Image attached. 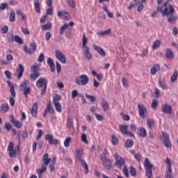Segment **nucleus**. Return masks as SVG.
<instances>
[{
    "label": "nucleus",
    "mask_w": 178,
    "mask_h": 178,
    "mask_svg": "<svg viewBox=\"0 0 178 178\" xmlns=\"http://www.w3.org/2000/svg\"><path fill=\"white\" fill-rule=\"evenodd\" d=\"M175 7L168 1L164 2L162 6L157 8V12H160L163 17L172 16V15H175Z\"/></svg>",
    "instance_id": "nucleus-1"
},
{
    "label": "nucleus",
    "mask_w": 178,
    "mask_h": 178,
    "mask_svg": "<svg viewBox=\"0 0 178 178\" xmlns=\"http://www.w3.org/2000/svg\"><path fill=\"white\" fill-rule=\"evenodd\" d=\"M88 43V39L86 37V34L83 35L82 38V48L83 49V56L85 59L91 60L92 59V54L90 52V47L87 45Z\"/></svg>",
    "instance_id": "nucleus-2"
},
{
    "label": "nucleus",
    "mask_w": 178,
    "mask_h": 178,
    "mask_svg": "<svg viewBox=\"0 0 178 178\" xmlns=\"http://www.w3.org/2000/svg\"><path fill=\"white\" fill-rule=\"evenodd\" d=\"M48 156H49L47 153L44 154L42 156L43 164L42 165L41 169L38 171L39 178H41L42 173L47 171V166H48L49 162H51V159L48 158Z\"/></svg>",
    "instance_id": "nucleus-3"
},
{
    "label": "nucleus",
    "mask_w": 178,
    "mask_h": 178,
    "mask_svg": "<svg viewBox=\"0 0 178 178\" xmlns=\"http://www.w3.org/2000/svg\"><path fill=\"white\" fill-rule=\"evenodd\" d=\"M89 81L90 79L86 74H81L75 79V82L78 86H87Z\"/></svg>",
    "instance_id": "nucleus-4"
},
{
    "label": "nucleus",
    "mask_w": 178,
    "mask_h": 178,
    "mask_svg": "<svg viewBox=\"0 0 178 178\" xmlns=\"http://www.w3.org/2000/svg\"><path fill=\"white\" fill-rule=\"evenodd\" d=\"M159 138L161 141L163 143L164 147H165V148L172 147V143H170V141L169 140V134L165 132H161Z\"/></svg>",
    "instance_id": "nucleus-5"
},
{
    "label": "nucleus",
    "mask_w": 178,
    "mask_h": 178,
    "mask_svg": "<svg viewBox=\"0 0 178 178\" xmlns=\"http://www.w3.org/2000/svg\"><path fill=\"white\" fill-rule=\"evenodd\" d=\"M13 142H10L8 146L7 151H8V155L10 158H14V156H16L17 152H19L20 149V146H17V149H13Z\"/></svg>",
    "instance_id": "nucleus-6"
},
{
    "label": "nucleus",
    "mask_w": 178,
    "mask_h": 178,
    "mask_svg": "<svg viewBox=\"0 0 178 178\" xmlns=\"http://www.w3.org/2000/svg\"><path fill=\"white\" fill-rule=\"evenodd\" d=\"M144 166L146 169L145 176L148 178H151L152 176V164L149 163V160L148 159H145Z\"/></svg>",
    "instance_id": "nucleus-7"
},
{
    "label": "nucleus",
    "mask_w": 178,
    "mask_h": 178,
    "mask_svg": "<svg viewBox=\"0 0 178 178\" xmlns=\"http://www.w3.org/2000/svg\"><path fill=\"white\" fill-rule=\"evenodd\" d=\"M138 115L142 119H145V114L147 113V107L143 104H138Z\"/></svg>",
    "instance_id": "nucleus-8"
},
{
    "label": "nucleus",
    "mask_w": 178,
    "mask_h": 178,
    "mask_svg": "<svg viewBox=\"0 0 178 178\" xmlns=\"http://www.w3.org/2000/svg\"><path fill=\"white\" fill-rule=\"evenodd\" d=\"M55 56L60 63H66V56L60 50L55 51Z\"/></svg>",
    "instance_id": "nucleus-9"
},
{
    "label": "nucleus",
    "mask_w": 178,
    "mask_h": 178,
    "mask_svg": "<svg viewBox=\"0 0 178 178\" xmlns=\"http://www.w3.org/2000/svg\"><path fill=\"white\" fill-rule=\"evenodd\" d=\"M165 163L167 165L165 177L173 178V175H172V166L170 165V159H169V158L166 159Z\"/></svg>",
    "instance_id": "nucleus-10"
},
{
    "label": "nucleus",
    "mask_w": 178,
    "mask_h": 178,
    "mask_svg": "<svg viewBox=\"0 0 178 178\" xmlns=\"http://www.w3.org/2000/svg\"><path fill=\"white\" fill-rule=\"evenodd\" d=\"M100 159L103 162V165L106 169H111L112 166L111 165V160L109 159L106 158L105 156H102V154L100 155Z\"/></svg>",
    "instance_id": "nucleus-11"
},
{
    "label": "nucleus",
    "mask_w": 178,
    "mask_h": 178,
    "mask_svg": "<svg viewBox=\"0 0 178 178\" xmlns=\"http://www.w3.org/2000/svg\"><path fill=\"white\" fill-rule=\"evenodd\" d=\"M114 156L115 158V163L118 168H121L122 167L123 168V166H125L124 163H126V162L124 161V159L118 154H115Z\"/></svg>",
    "instance_id": "nucleus-12"
},
{
    "label": "nucleus",
    "mask_w": 178,
    "mask_h": 178,
    "mask_svg": "<svg viewBox=\"0 0 178 178\" xmlns=\"http://www.w3.org/2000/svg\"><path fill=\"white\" fill-rule=\"evenodd\" d=\"M45 140L49 141L50 145H58L59 141L57 139H54V136L52 134H47L45 136Z\"/></svg>",
    "instance_id": "nucleus-13"
},
{
    "label": "nucleus",
    "mask_w": 178,
    "mask_h": 178,
    "mask_svg": "<svg viewBox=\"0 0 178 178\" xmlns=\"http://www.w3.org/2000/svg\"><path fill=\"white\" fill-rule=\"evenodd\" d=\"M8 40L9 42H13V41H15V42H17V44H23V39L20 38L19 35H11L10 36L8 37Z\"/></svg>",
    "instance_id": "nucleus-14"
},
{
    "label": "nucleus",
    "mask_w": 178,
    "mask_h": 178,
    "mask_svg": "<svg viewBox=\"0 0 178 178\" xmlns=\"http://www.w3.org/2000/svg\"><path fill=\"white\" fill-rule=\"evenodd\" d=\"M37 49V45L35 43H31V48L27 47V46H24V51L26 54H29V55H33L34 52H35V49Z\"/></svg>",
    "instance_id": "nucleus-15"
},
{
    "label": "nucleus",
    "mask_w": 178,
    "mask_h": 178,
    "mask_svg": "<svg viewBox=\"0 0 178 178\" xmlns=\"http://www.w3.org/2000/svg\"><path fill=\"white\" fill-rule=\"evenodd\" d=\"M47 84H48V81L47 80V79L41 77L37 81L36 87H38V88L47 87Z\"/></svg>",
    "instance_id": "nucleus-16"
},
{
    "label": "nucleus",
    "mask_w": 178,
    "mask_h": 178,
    "mask_svg": "<svg viewBox=\"0 0 178 178\" xmlns=\"http://www.w3.org/2000/svg\"><path fill=\"white\" fill-rule=\"evenodd\" d=\"M119 129H120L121 133H122V134H127V136H129L130 137L134 136L133 133H131L130 131H127V129H129V126H127V125H120Z\"/></svg>",
    "instance_id": "nucleus-17"
},
{
    "label": "nucleus",
    "mask_w": 178,
    "mask_h": 178,
    "mask_svg": "<svg viewBox=\"0 0 178 178\" xmlns=\"http://www.w3.org/2000/svg\"><path fill=\"white\" fill-rule=\"evenodd\" d=\"M57 16L61 19H65V20H70V15L65 10L57 12Z\"/></svg>",
    "instance_id": "nucleus-18"
},
{
    "label": "nucleus",
    "mask_w": 178,
    "mask_h": 178,
    "mask_svg": "<svg viewBox=\"0 0 178 178\" xmlns=\"http://www.w3.org/2000/svg\"><path fill=\"white\" fill-rule=\"evenodd\" d=\"M92 47L95 49V51H97V52H98V54H99V55H101V56H103V57L106 56V52H105V50H104V49H102V47H101L97 44H93Z\"/></svg>",
    "instance_id": "nucleus-19"
},
{
    "label": "nucleus",
    "mask_w": 178,
    "mask_h": 178,
    "mask_svg": "<svg viewBox=\"0 0 178 178\" xmlns=\"http://www.w3.org/2000/svg\"><path fill=\"white\" fill-rule=\"evenodd\" d=\"M161 111L163 113L170 115V113H172V106L168 104H163L161 107Z\"/></svg>",
    "instance_id": "nucleus-20"
},
{
    "label": "nucleus",
    "mask_w": 178,
    "mask_h": 178,
    "mask_svg": "<svg viewBox=\"0 0 178 178\" xmlns=\"http://www.w3.org/2000/svg\"><path fill=\"white\" fill-rule=\"evenodd\" d=\"M23 73H24V67L22 64H19V67L17 68L16 72L17 77L18 79L22 78Z\"/></svg>",
    "instance_id": "nucleus-21"
},
{
    "label": "nucleus",
    "mask_w": 178,
    "mask_h": 178,
    "mask_svg": "<svg viewBox=\"0 0 178 178\" xmlns=\"http://www.w3.org/2000/svg\"><path fill=\"white\" fill-rule=\"evenodd\" d=\"M10 122L17 129H20L23 126V124L20 121L15 120L13 115L10 116Z\"/></svg>",
    "instance_id": "nucleus-22"
},
{
    "label": "nucleus",
    "mask_w": 178,
    "mask_h": 178,
    "mask_svg": "<svg viewBox=\"0 0 178 178\" xmlns=\"http://www.w3.org/2000/svg\"><path fill=\"white\" fill-rule=\"evenodd\" d=\"M9 111V104L8 103L2 104L0 106V113H6Z\"/></svg>",
    "instance_id": "nucleus-23"
},
{
    "label": "nucleus",
    "mask_w": 178,
    "mask_h": 178,
    "mask_svg": "<svg viewBox=\"0 0 178 178\" xmlns=\"http://www.w3.org/2000/svg\"><path fill=\"white\" fill-rule=\"evenodd\" d=\"M138 134L140 137H143L144 138L147 137V130H145L144 127H140L138 130Z\"/></svg>",
    "instance_id": "nucleus-24"
},
{
    "label": "nucleus",
    "mask_w": 178,
    "mask_h": 178,
    "mask_svg": "<svg viewBox=\"0 0 178 178\" xmlns=\"http://www.w3.org/2000/svg\"><path fill=\"white\" fill-rule=\"evenodd\" d=\"M158 83H159V87H161V88H162V90H168V88H169V87L166 85V81L165 80H161V79H159L158 80Z\"/></svg>",
    "instance_id": "nucleus-25"
},
{
    "label": "nucleus",
    "mask_w": 178,
    "mask_h": 178,
    "mask_svg": "<svg viewBox=\"0 0 178 178\" xmlns=\"http://www.w3.org/2000/svg\"><path fill=\"white\" fill-rule=\"evenodd\" d=\"M160 69L161 67L158 64H155L150 70L151 74H152L153 76L156 74V72H159Z\"/></svg>",
    "instance_id": "nucleus-26"
},
{
    "label": "nucleus",
    "mask_w": 178,
    "mask_h": 178,
    "mask_svg": "<svg viewBox=\"0 0 178 178\" xmlns=\"http://www.w3.org/2000/svg\"><path fill=\"white\" fill-rule=\"evenodd\" d=\"M38 109V104L35 103L33 104L32 106V110H31V115L32 116H34L35 118H37V110Z\"/></svg>",
    "instance_id": "nucleus-27"
},
{
    "label": "nucleus",
    "mask_w": 178,
    "mask_h": 178,
    "mask_svg": "<svg viewBox=\"0 0 178 178\" xmlns=\"http://www.w3.org/2000/svg\"><path fill=\"white\" fill-rule=\"evenodd\" d=\"M82 156H83V149L76 150V159L77 161H80L81 162H82V161H84V160L81 159Z\"/></svg>",
    "instance_id": "nucleus-28"
},
{
    "label": "nucleus",
    "mask_w": 178,
    "mask_h": 178,
    "mask_svg": "<svg viewBox=\"0 0 178 178\" xmlns=\"http://www.w3.org/2000/svg\"><path fill=\"white\" fill-rule=\"evenodd\" d=\"M173 57L174 55L173 51H172V49H167L165 52V58H167V59H173Z\"/></svg>",
    "instance_id": "nucleus-29"
},
{
    "label": "nucleus",
    "mask_w": 178,
    "mask_h": 178,
    "mask_svg": "<svg viewBox=\"0 0 178 178\" xmlns=\"http://www.w3.org/2000/svg\"><path fill=\"white\" fill-rule=\"evenodd\" d=\"M67 127L69 130L73 129V119L70 117H67Z\"/></svg>",
    "instance_id": "nucleus-30"
},
{
    "label": "nucleus",
    "mask_w": 178,
    "mask_h": 178,
    "mask_svg": "<svg viewBox=\"0 0 178 178\" xmlns=\"http://www.w3.org/2000/svg\"><path fill=\"white\" fill-rule=\"evenodd\" d=\"M147 124L149 129H150V130H152L154 129V127L155 126V121H154V120L152 119H148L147 120Z\"/></svg>",
    "instance_id": "nucleus-31"
},
{
    "label": "nucleus",
    "mask_w": 178,
    "mask_h": 178,
    "mask_svg": "<svg viewBox=\"0 0 178 178\" xmlns=\"http://www.w3.org/2000/svg\"><path fill=\"white\" fill-rule=\"evenodd\" d=\"M34 6L36 13H40L41 12L40 8V1L38 0H34Z\"/></svg>",
    "instance_id": "nucleus-32"
},
{
    "label": "nucleus",
    "mask_w": 178,
    "mask_h": 178,
    "mask_svg": "<svg viewBox=\"0 0 178 178\" xmlns=\"http://www.w3.org/2000/svg\"><path fill=\"white\" fill-rule=\"evenodd\" d=\"M97 35H109L111 34V29H106V31H101L97 33Z\"/></svg>",
    "instance_id": "nucleus-33"
},
{
    "label": "nucleus",
    "mask_w": 178,
    "mask_h": 178,
    "mask_svg": "<svg viewBox=\"0 0 178 178\" xmlns=\"http://www.w3.org/2000/svg\"><path fill=\"white\" fill-rule=\"evenodd\" d=\"M38 77H40V73L33 72L30 74V80H32V81H35Z\"/></svg>",
    "instance_id": "nucleus-34"
},
{
    "label": "nucleus",
    "mask_w": 178,
    "mask_h": 178,
    "mask_svg": "<svg viewBox=\"0 0 178 178\" xmlns=\"http://www.w3.org/2000/svg\"><path fill=\"white\" fill-rule=\"evenodd\" d=\"M161 40H156L154 42L153 45H152L153 49H158V48H159V47H161Z\"/></svg>",
    "instance_id": "nucleus-35"
},
{
    "label": "nucleus",
    "mask_w": 178,
    "mask_h": 178,
    "mask_svg": "<svg viewBox=\"0 0 178 178\" xmlns=\"http://www.w3.org/2000/svg\"><path fill=\"white\" fill-rule=\"evenodd\" d=\"M67 27H69V25L67 24H64L60 27L59 31L60 35H63V33H65V31L66 30V29H67Z\"/></svg>",
    "instance_id": "nucleus-36"
},
{
    "label": "nucleus",
    "mask_w": 178,
    "mask_h": 178,
    "mask_svg": "<svg viewBox=\"0 0 178 178\" xmlns=\"http://www.w3.org/2000/svg\"><path fill=\"white\" fill-rule=\"evenodd\" d=\"M46 109L47 110V112H49L51 115L54 114V108H52V103L51 102L47 103V107Z\"/></svg>",
    "instance_id": "nucleus-37"
},
{
    "label": "nucleus",
    "mask_w": 178,
    "mask_h": 178,
    "mask_svg": "<svg viewBox=\"0 0 178 178\" xmlns=\"http://www.w3.org/2000/svg\"><path fill=\"white\" fill-rule=\"evenodd\" d=\"M56 110L57 111V112H62V106L60 105V103L59 102H54L53 103Z\"/></svg>",
    "instance_id": "nucleus-38"
},
{
    "label": "nucleus",
    "mask_w": 178,
    "mask_h": 178,
    "mask_svg": "<svg viewBox=\"0 0 178 178\" xmlns=\"http://www.w3.org/2000/svg\"><path fill=\"white\" fill-rule=\"evenodd\" d=\"M42 29L43 31H47L52 29V24L51 22H48L47 24L42 26Z\"/></svg>",
    "instance_id": "nucleus-39"
},
{
    "label": "nucleus",
    "mask_w": 178,
    "mask_h": 178,
    "mask_svg": "<svg viewBox=\"0 0 178 178\" xmlns=\"http://www.w3.org/2000/svg\"><path fill=\"white\" fill-rule=\"evenodd\" d=\"M81 165L84 169V170H83L84 173H86V175H87V173H88V165H87V163H86L85 161H82Z\"/></svg>",
    "instance_id": "nucleus-40"
},
{
    "label": "nucleus",
    "mask_w": 178,
    "mask_h": 178,
    "mask_svg": "<svg viewBox=\"0 0 178 178\" xmlns=\"http://www.w3.org/2000/svg\"><path fill=\"white\" fill-rule=\"evenodd\" d=\"M166 17H168V22L169 23H173V22H176L177 20V17H175L172 15H168Z\"/></svg>",
    "instance_id": "nucleus-41"
},
{
    "label": "nucleus",
    "mask_w": 178,
    "mask_h": 178,
    "mask_svg": "<svg viewBox=\"0 0 178 178\" xmlns=\"http://www.w3.org/2000/svg\"><path fill=\"white\" fill-rule=\"evenodd\" d=\"M134 145V142H133V140H127L125 143V147L126 148H131V146Z\"/></svg>",
    "instance_id": "nucleus-42"
},
{
    "label": "nucleus",
    "mask_w": 178,
    "mask_h": 178,
    "mask_svg": "<svg viewBox=\"0 0 178 178\" xmlns=\"http://www.w3.org/2000/svg\"><path fill=\"white\" fill-rule=\"evenodd\" d=\"M102 108L105 112L109 109V103L106 101H104L102 103Z\"/></svg>",
    "instance_id": "nucleus-43"
},
{
    "label": "nucleus",
    "mask_w": 178,
    "mask_h": 178,
    "mask_svg": "<svg viewBox=\"0 0 178 178\" xmlns=\"http://www.w3.org/2000/svg\"><path fill=\"white\" fill-rule=\"evenodd\" d=\"M31 70L33 73H40L38 72L40 71V66L38 65H35L32 66Z\"/></svg>",
    "instance_id": "nucleus-44"
},
{
    "label": "nucleus",
    "mask_w": 178,
    "mask_h": 178,
    "mask_svg": "<svg viewBox=\"0 0 178 178\" xmlns=\"http://www.w3.org/2000/svg\"><path fill=\"white\" fill-rule=\"evenodd\" d=\"M177 71H175L173 75L171 76V83H176V80H177Z\"/></svg>",
    "instance_id": "nucleus-45"
},
{
    "label": "nucleus",
    "mask_w": 178,
    "mask_h": 178,
    "mask_svg": "<svg viewBox=\"0 0 178 178\" xmlns=\"http://www.w3.org/2000/svg\"><path fill=\"white\" fill-rule=\"evenodd\" d=\"M29 83L28 80H24V82L21 84L20 86V90L21 91H23L24 90H25L27 87V83Z\"/></svg>",
    "instance_id": "nucleus-46"
},
{
    "label": "nucleus",
    "mask_w": 178,
    "mask_h": 178,
    "mask_svg": "<svg viewBox=\"0 0 178 178\" xmlns=\"http://www.w3.org/2000/svg\"><path fill=\"white\" fill-rule=\"evenodd\" d=\"M81 140L85 144H88V140H87V135H86V134H82L81 136Z\"/></svg>",
    "instance_id": "nucleus-47"
},
{
    "label": "nucleus",
    "mask_w": 178,
    "mask_h": 178,
    "mask_svg": "<svg viewBox=\"0 0 178 178\" xmlns=\"http://www.w3.org/2000/svg\"><path fill=\"white\" fill-rule=\"evenodd\" d=\"M72 139L70 138V137H67L65 138V141H64V145L66 148H68L70 144V140Z\"/></svg>",
    "instance_id": "nucleus-48"
},
{
    "label": "nucleus",
    "mask_w": 178,
    "mask_h": 178,
    "mask_svg": "<svg viewBox=\"0 0 178 178\" xmlns=\"http://www.w3.org/2000/svg\"><path fill=\"white\" fill-rule=\"evenodd\" d=\"M60 99H62V96L56 95L53 99V104H55V102H59L58 101H60Z\"/></svg>",
    "instance_id": "nucleus-49"
},
{
    "label": "nucleus",
    "mask_w": 178,
    "mask_h": 178,
    "mask_svg": "<svg viewBox=\"0 0 178 178\" xmlns=\"http://www.w3.org/2000/svg\"><path fill=\"white\" fill-rule=\"evenodd\" d=\"M130 175L134 177H136V176L137 175V172L136 171V168H134V167H131L130 168Z\"/></svg>",
    "instance_id": "nucleus-50"
},
{
    "label": "nucleus",
    "mask_w": 178,
    "mask_h": 178,
    "mask_svg": "<svg viewBox=\"0 0 178 178\" xmlns=\"http://www.w3.org/2000/svg\"><path fill=\"white\" fill-rule=\"evenodd\" d=\"M67 5L71 8H76V3L74 0H67Z\"/></svg>",
    "instance_id": "nucleus-51"
},
{
    "label": "nucleus",
    "mask_w": 178,
    "mask_h": 178,
    "mask_svg": "<svg viewBox=\"0 0 178 178\" xmlns=\"http://www.w3.org/2000/svg\"><path fill=\"white\" fill-rule=\"evenodd\" d=\"M122 85L124 87L127 88L129 87V80L126 78H123L122 81Z\"/></svg>",
    "instance_id": "nucleus-52"
},
{
    "label": "nucleus",
    "mask_w": 178,
    "mask_h": 178,
    "mask_svg": "<svg viewBox=\"0 0 178 178\" xmlns=\"http://www.w3.org/2000/svg\"><path fill=\"white\" fill-rule=\"evenodd\" d=\"M122 172L124 173V176H126V177H129V170H127L126 165L122 167Z\"/></svg>",
    "instance_id": "nucleus-53"
},
{
    "label": "nucleus",
    "mask_w": 178,
    "mask_h": 178,
    "mask_svg": "<svg viewBox=\"0 0 178 178\" xmlns=\"http://www.w3.org/2000/svg\"><path fill=\"white\" fill-rule=\"evenodd\" d=\"M4 127L7 130V131H10V130H12V124H10V123L9 122H6L4 124Z\"/></svg>",
    "instance_id": "nucleus-54"
},
{
    "label": "nucleus",
    "mask_w": 178,
    "mask_h": 178,
    "mask_svg": "<svg viewBox=\"0 0 178 178\" xmlns=\"http://www.w3.org/2000/svg\"><path fill=\"white\" fill-rule=\"evenodd\" d=\"M86 97L90 100V102H95V97L91 95L86 94Z\"/></svg>",
    "instance_id": "nucleus-55"
},
{
    "label": "nucleus",
    "mask_w": 178,
    "mask_h": 178,
    "mask_svg": "<svg viewBox=\"0 0 178 178\" xmlns=\"http://www.w3.org/2000/svg\"><path fill=\"white\" fill-rule=\"evenodd\" d=\"M8 5V3H2L0 4V10H5V9H7Z\"/></svg>",
    "instance_id": "nucleus-56"
},
{
    "label": "nucleus",
    "mask_w": 178,
    "mask_h": 178,
    "mask_svg": "<svg viewBox=\"0 0 178 178\" xmlns=\"http://www.w3.org/2000/svg\"><path fill=\"white\" fill-rule=\"evenodd\" d=\"M15 19V12L12 11L10 14L9 20L10 22H14Z\"/></svg>",
    "instance_id": "nucleus-57"
},
{
    "label": "nucleus",
    "mask_w": 178,
    "mask_h": 178,
    "mask_svg": "<svg viewBox=\"0 0 178 178\" xmlns=\"http://www.w3.org/2000/svg\"><path fill=\"white\" fill-rule=\"evenodd\" d=\"M156 106H158V100L154 99L152 103V108L156 109Z\"/></svg>",
    "instance_id": "nucleus-58"
},
{
    "label": "nucleus",
    "mask_w": 178,
    "mask_h": 178,
    "mask_svg": "<svg viewBox=\"0 0 178 178\" xmlns=\"http://www.w3.org/2000/svg\"><path fill=\"white\" fill-rule=\"evenodd\" d=\"M38 136L36 137V141H38V140H40L41 138V137L42 136V130L39 129L38 130Z\"/></svg>",
    "instance_id": "nucleus-59"
},
{
    "label": "nucleus",
    "mask_w": 178,
    "mask_h": 178,
    "mask_svg": "<svg viewBox=\"0 0 178 178\" xmlns=\"http://www.w3.org/2000/svg\"><path fill=\"white\" fill-rule=\"evenodd\" d=\"M95 116L97 120H99V121L104 120V115H101L99 114L95 113Z\"/></svg>",
    "instance_id": "nucleus-60"
},
{
    "label": "nucleus",
    "mask_w": 178,
    "mask_h": 178,
    "mask_svg": "<svg viewBox=\"0 0 178 178\" xmlns=\"http://www.w3.org/2000/svg\"><path fill=\"white\" fill-rule=\"evenodd\" d=\"M111 138H112V143L113 145H116L118 141V138L115 136H112Z\"/></svg>",
    "instance_id": "nucleus-61"
},
{
    "label": "nucleus",
    "mask_w": 178,
    "mask_h": 178,
    "mask_svg": "<svg viewBox=\"0 0 178 178\" xmlns=\"http://www.w3.org/2000/svg\"><path fill=\"white\" fill-rule=\"evenodd\" d=\"M22 91H24V95H25L26 98H27V97H28L27 94H29V92H30V88H29V87L26 88H25L24 90H22Z\"/></svg>",
    "instance_id": "nucleus-62"
},
{
    "label": "nucleus",
    "mask_w": 178,
    "mask_h": 178,
    "mask_svg": "<svg viewBox=\"0 0 178 178\" xmlns=\"http://www.w3.org/2000/svg\"><path fill=\"white\" fill-rule=\"evenodd\" d=\"M47 64L49 65V66H52V65H55L54 63V60H52V58H47Z\"/></svg>",
    "instance_id": "nucleus-63"
},
{
    "label": "nucleus",
    "mask_w": 178,
    "mask_h": 178,
    "mask_svg": "<svg viewBox=\"0 0 178 178\" xmlns=\"http://www.w3.org/2000/svg\"><path fill=\"white\" fill-rule=\"evenodd\" d=\"M44 60V53H41L38 58V62H42Z\"/></svg>",
    "instance_id": "nucleus-64"
}]
</instances>
